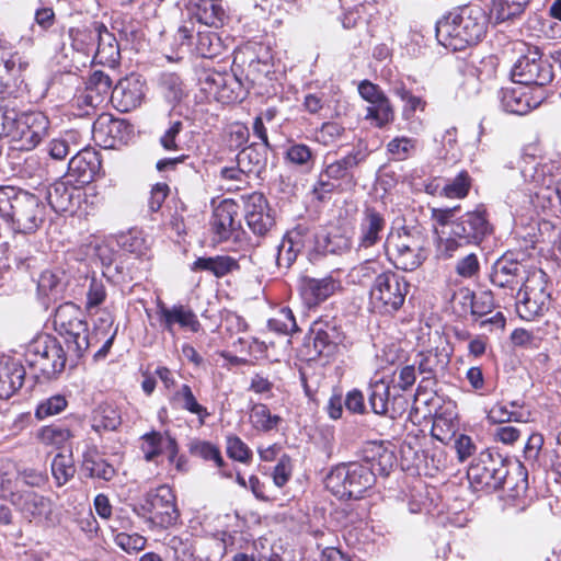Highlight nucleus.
I'll return each mask as SVG.
<instances>
[{
    "instance_id": "32",
    "label": "nucleus",
    "mask_w": 561,
    "mask_h": 561,
    "mask_svg": "<svg viewBox=\"0 0 561 561\" xmlns=\"http://www.w3.org/2000/svg\"><path fill=\"white\" fill-rule=\"evenodd\" d=\"M366 466L373 471L374 480L376 476L387 477L392 470L396 456L393 451L380 444H373L365 449Z\"/></svg>"
},
{
    "instance_id": "37",
    "label": "nucleus",
    "mask_w": 561,
    "mask_h": 561,
    "mask_svg": "<svg viewBox=\"0 0 561 561\" xmlns=\"http://www.w3.org/2000/svg\"><path fill=\"white\" fill-rule=\"evenodd\" d=\"M268 147L254 144L243 148L237 156V163L248 174H260L266 165V150Z\"/></svg>"
},
{
    "instance_id": "1",
    "label": "nucleus",
    "mask_w": 561,
    "mask_h": 561,
    "mask_svg": "<svg viewBox=\"0 0 561 561\" xmlns=\"http://www.w3.org/2000/svg\"><path fill=\"white\" fill-rule=\"evenodd\" d=\"M54 328L64 339L68 357L56 337L49 334L38 335L27 345L25 352V363L36 377L41 375L47 379L56 378L64 371L68 359L77 365L93 344L83 312L73 302H65L56 309Z\"/></svg>"
},
{
    "instance_id": "24",
    "label": "nucleus",
    "mask_w": 561,
    "mask_h": 561,
    "mask_svg": "<svg viewBox=\"0 0 561 561\" xmlns=\"http://www.w3.org/2000/svg\"><path fill=\"white\" fill-rule=\"evenodd\" d=\"M450 362V353L447 347H434L417 354L415 364L423 376L422 383L434 385L436 377L443 373Z\"/></svg>"
},
{
    "instance_id": "54",
    "label": "nucleus",
    "mask_w": 561,
    "mask_h": 561,
    "mask_svg": "<svg viewBox=\"0 0 561 561\" xmlns=\"http://www.w3.org/2000/svg\"><path fill=\"white\" fill-rule=\"evenodd\" d=\"M20 477V470L16 465L11 460H1L0 461V488L1 491L14 496V489L16 488L18 481Z\"/></svg>"
},
{
    "instance_id": "49",
    "label": "nucleus",
    "mask_w": 561,
    "mask_h": 561,
    "mask_svg": "<svg viewBox=\"0 0 561 561\" xmlns=\"http://www.w3.org/2000/svg\"><path fill=\"white\" fill-rule=\"evenodd\" d=\"M51 473L59 486L66 484L76 473L71 456L57 454L51 461Z\"/></svg>"
},
{
    "instance_id": "20",
    "label": "nucleus",
    "mask_w": 561,
    "mask_h": 561,
    "mask_svg": "<svg viewBox=\"0 0 561 561\" xmlns=\"http://www.w3.org/2000/svg\"><path fill=\"white\" fill-rule=\"evenodd\" d=\"M244 218L254 234L266 236L275 226L266 198L260 193H253L245 202Z\"/></svg>"
},
{
    "instance_id": "63",
    "label": "nucleus",
    "mask_w": 561,
    "mask_h": 561,
    "mask_svg": "<svg viewBox=\"0 0 561 561\" xmlns=\"http://www.w3.org/2000/svg\"><path fill=\"white\" fill-rule=\"evenodd\" d=\"M387 150L393 159L407 160L415 150V140L408 137H396L388 142Z\"/></svg>"
},
{
    "instance_id": "55",
    "label": "nucleus",
    "mask_w": 561,
    "mask_h": 561,
    "mask_svg": "<svg viewBox=\"0 0 561 561\" xmlns=\"http://www.w3.org/2000/svg\"><path fill=\"white\" fill-rule=\"evenodd\" d=\"M471 245L469 242H463L459 237H456L453 229L449 230L448 234L442 232L437 242V254L440 259L447 260L453 257L462 248Z\"/></svg>"
},
{
    "instance_id": "16",
    "label": "nucleus",
    "mask_w": 561,
    "mask_h": 561,
    "mask_svg": "<svg viewBox=\"0 0 561 561\" xmlns=\"http://www.w3.org/2000/svg\"><path fill=\"white\" fill-rule=\"evenodd\" d=\"M203 90L222 103L237 102L242 99V83L237 76L229 72L204 71L199 76Z\"/></svg>"
},
{
    "instance_id": "60",
    "label": "nucleus",
    "mask_w": 561,
    "mask_h": 561,
    "mask_svg": "<svg viewBox=\"0 0 561 561\" xmlns=\"http://www.w3.org/2000/svg\"><path fill=\"white\" fill-rule=\"evenodd\" d=\"M103 104L100 96L92 94L87 89L80 94L76 95L72 101V107L77 110L76 115L89 116L95 112L98 107Z\"/></svg>"
},
{
    "instance_id": "25",
    "label": "nucleus",
    "mask_w": 561,
    "mask_h": 561,
    "mask_svg": "<svg viewBox=\"0 0 561 561\" xmlns=\"http://www.w3.org/2000/svg\"><path fill=\"white\" fill-rule=\"evenodd\" d=\"M238 215L239 206L231 199H224L215 207L211 227L219 240H228L231 233L240 227Z\"/></svg>"
},
{
    "instance_id": "38",
    "label": "nucleus",
    "mask_w": 561,
    "mask_h": 561,
    "mask_svg": "<svg viewBox=\"0 0 561 561\" xmlns=\"http://www.w3.org/2000/svg\"><path fill=\"white\" fill-rule=\"evenodd\" d=\"M249 419L252 427L262 433L277 430L282 422V417L277 414H272L268 407L263 403H256L252 407Z\"/></svg>"
},
{
    "instance_id": "2",
    "label": "nucleus",
    "mask_w": 561,
    "mask_h": 561,
    "mask_svg": "<svg viewBox=\"0 0 561 561\" xmlns=\"http://www.w3.org/2000/svg\"><path fill=\"white\" fill-rule=\"evenodd\" d=\"M488 25L489 16L481 5H460L436 23V38L448 49L462 50L481 42L486 34Z\"/></svg>"
},
{
    "instance_id": "26",
    "label": "nucleus",
    "mask_w": 561,
    "mask_h": 561,
    "mask_svg": "<svg viewBox=\"0 0 561 561\" xmlns=\"http://www.w3.org/2000/svg\"><path fill=\"white\" fill-rule=\"evenodd\" d=\"M142 439V450L147 461H152L158 456L167 454L169 461L173 463L174 459L179 455L178 443L168 432L160 433L152 431L145 434Z\"/></svg>"
},
{
    "instance_id": "53",
    "label": "nucleus",
    "mask_w": 561,
    "mask_h": 561,
    "mask_svg": "<svg viewBox=\"0 0 561 561\" xmlns=\"http://www.w3.org/2000/svg\"><path fill=\"white\" fill-rule=\"evenodd\" d=\"M190 451L192 455L201 457L204 460H213L220 469L225 466V460L219 448L209 442L194 440L190 445Z\"/></svg>"
},
{
    "instance_id": "30",
    "label": "nucleus",
    "mask_w": 561,
    "mask_h": 561,
    "mask_svg": "<svg viewBox=\"0 0 561 561\" xmlns=\"http://www.w3.org/2000/svg\"><path fill=\"white\" fill-rule=\"evenodd\" d=\"M80 199V190L76 186L58 181L47 191V201L56 213L73 211Z\"/></svg>"
},
{
    "instance_id": "59",
    "label": "nucleus",
    "mask_w": 561,
    "mask_h": 561,
    "mask_svg": "<svg viewBox=\"0 0 561 561\" xmlns=\"http://www.w3.org/2000/svg\"><path fill=\"white\" fill-rule=\"evenodd\" d=\"M227 455L239 462L249 463L252 459V450L237 435H229L226 438Z\"/></svg>"
},
{
    "instance_id": "29",
    "label": "nucleus",
    "mask_w": 561,
    "mask_h": 561,
    "mask_svg": "<svg viewBox=\"0 0 561 561\" xmlns=\"http://www.w3.org/2000/svg\"><path fill=\"white\" fill-rule=\"evenodd\" d=\"M128 127L125 121L103 114L93 123L92 134L94 139L102 142L104 147H114L115 140L122 139L123 131Z\"/></svg>"
},
{
    "instance_id": "15",
    "label": "nucleus",
    "mask_w": 561,
    "mask_h": 561,
    "mask_svg": "<svg viewBox=\"0 0 561 561\" xmlns=\"http://www.w3.org/2000/svg\"><path fill=\"white\" fill-rule=\"evenodd\" d=\"M309 339L313 345L311 358L316 356L331 357L343 344L345 334L335 319H320L312 323Z\"/></svg>"
},
{
    "instance_id": "10",
    "label": "nucleus",
    "mask_w": 561,
    "mask_h": 561,
    "mask_svg": "<svg viewBox=\"0 0 561 561\" xmlns=\"http://www.w3.org/2000/svg\"><path fill=\"white\" fill-rule=\"evenodd\" d=\"M425 240L420 233L405 229L391 233L385 242V251L393 265L402 271H414L426 259Z\"/></svg>"
},
{
    "instance_id": "18",
    "label": "nucleus",
    "mask_w": 561,
    "mask_h": 561,
    "mask_svg": "<svg viewBox=\"0 0 561 561\" xmlns=\"http://www.w3.org/2000/svg\"><path fill=\"white\" fill-rule=\"evenodd\" d=\"M553 165L536 163L534 159L526 161L522 167L520 173L527 185V191L533 198V203L543 209V197L541 193L546 188H552L556 176L552 173Z\"/></svg>"
},
{
    "instance_id": "14",
    "label": "nucleus",
    "mask_w": 561,
    "mask_h": 561,
    "mask_svg": "<svg viewBox=\"0 0 561 561\" xmlns=\"http://www.w3.org/2000/svg\"><path fill=\"white\" fill-rule=\"evenodd\" d=\"M141 507L150 515L149 522L160 528L175 525L180 516L175 495L172 489L165 484L149 491L145 495Z\"/></svg>"
},
{
    "instance_id": "42",
    "label": "nucleus",
    "mask_w": 561,
    "mask_h": 561,
    "mask_svg": "<svg viewBox=\"0 0 561 561\" xmlns=\"http://www.w3.org/2000/svg\"><path fill=\"white\" fill-rule=\"evenodd\" d=\"M172 400L179 402L182 409L198 415L202 423H204V420L209 415L207 409L197 402L188 385H182L173 394Z\"/></svg>"
},
{
    "instance_id": "50",
    "label": "nucleus",
    "mask_w": 561,
    "mask_h": 561,
    "mask_svg": "<svg viewBox=\"0 0 561 561\" xmlns=\"http://www.w3.org/2000/svg\"><path fill=\"white\" fill-rule=\"evenodd\" d=\"M530 0H493V10L499 21H507L522 14Z\"/></svg>"
},
{
    "instance_id": "22",
    "label": "nucleus",
    "mask_w": 561,
    "mask_h": 561,
    "mask_svg": "<svg viewBox=\"0 0 561 561\" xmlns=\"http://www.w3.org/2000/svg\"><path fill=\"white\" fill-rule=\"evenodd\" d=\"M387 221L380 211L374 207H366L358 225L357 247L362 249H370L378 244L383 237Z\"/></svg>"
},
{
    "instance_id": "19",
    "label": "nucleus",
    "mask_w": 561,
    "mask_h": 561,
    "mask_svg": "<svg viewBox=\"0 0 561 561\" xmlns=\"http://www.w3.org/2000/svg\"><path fill=\"white\" fill-rule=\"evenodd\" d=\"M157 317L160 327L173 336L175 335V324L194 333L201 330L197 316L190 307L184 305L178 304L168 307L160 301L157 306Z\"/></svg>"
},
{
    "instance_id": "8",
    "label": "nucleus",
    "mask_w": 561,
    "mask_h": 561,
    "mask_svg": "<svg viewBox=\"0 0 561 561\" xmlns=\"http://www.w3.org/2000/svg\"><path fill=\"white\" fill-rule=\"evenodd\" d=\"M510 462L497 451L483 450L467 470V477L476 491L492 493L503 488L508 476Z\"/></svg>"
},
{
    "instance_id": "23",
    "label": "nucleus",
    "mask_w": 561,
    "mask_h": 561,
    "mask_svg": "<svg viewBox=\"0 0 561 561\" xmlns=\"http://www.w3.org/2000/svg\"><path fill=\"white\" fill-rule=\"evenodd\" d=\"M145 96V83L137 76L121 79L113 88L111 99L121 112H129L140 105Z\"/></svg>"
},
{
    "instance_id": "11",
    "label": "nucleus",
    "mask_w": 561,
    "mask_h": 561,
    "mask_svg": "<svg viewBox=\"0 0 561 561\" xmlns=\"http://www.w3.org/2000/svg\"><path fill=\"white\" fill-rule=\"evenodd\" d=\"M529 277L526 266L508 253L494 262L490 274L491 284L499 290L497 295L503 301H512L515 293L523 288Z\"/></svg>"
},
{
    "instance_id": "35",
    "label": "nucleus",
    "mask_w": 561,
    "mask_h": 561,
    "mask_svg": "<svg viewBox=\"0 0 561 561\" xmlns=\"http://www.w3.org/2000/svg\"><path fill=\"white\" fill-rule=\"evenodd\" d=\"M81 467L88 477L104 481H111L116 474L113 465L107 462L95 447L83 453Z\"/></svg>"
},
{
    "instance_id": "21",
    "label": "nucleus",
    "mask_w": 561,
    "mask_h": 561,
    "mask_svg": "<svg viewBox=\"0 0 561 561\" xmlns=\"http://www.w3.org/2000/svg\"><path fill=\"white\" fill-rule=\"evenodd\" d=\"M101 170V159L98 151L91 148L78 149L69 160L67 178L80 185L91 183Z\"/></svg>"
},
{
    "instance_id": "64",
    "label": "nucleus",
    "mask_w": 561,
    "mask_h": 561,
    "mask_svg": "<svg viewBox=\"0 0 561 561\" xmlns=\"http://www.w3.org/2000/svg\"><path fill=\"white\" fill-rule=\"evenodd\" d=\"M344 127L336 122H327L316 131V139L318 142L329 146L339 140L343 133Z\"/></svg>"
},
{
    "instance_id": "4",
    "label": "nucleus",
    "mask_w": 561,
    "mask_h": 561,
    "mask_svg": "<svg viewBox=\"0 0 561 561\" xmlns=\"http://www.w3.org/2000/svg\"><path fill=\"white\" fill-rule=\"evenodd\" d=\"M48 117L38 111L18 112L0 102V137H7L16 149L32 150L46 137Z\"/></svg>"
},
{
    "instance_id": "6",
    "label": "nucleus",
    "mask_w": 561,
    "mask_h": 561,
    "mask_svg": "<svg viewBox=\"0 0 561 561\" xmlns=\"http://www.w3.org/2000/svg\"><path fill=\"white\" fill-rule=\"evenodd\" d=\"M368 157L363 149H354L346 156L325 165L313 186L317 198L323 201L328 194L354 187L357 183L354 171Z\"/></svg>"
},
{
    "instance_id": "34",
    "label": "nucleus",
    "mask_w": 561,
    "mask_h": 561,
    "mask_svg": "<svg viewBox=\"0 0 561 561\" xmlns=\"http://www.w3.org/2000/svg\"><path fill=\"white\" fill-rule=\"evenodd\" d=\"M119 58L121 51L117 39L115 35L103 24L96 41L94 59L101 65L115 67L118 64Z\"/></svg>"
},
{
    "instance_id": "47",
    "label": "nucleus",
    "mask_w": 561,
    "mask_h": 561,
    "mask_svg": "<svg viewBox=\"0 0 561 561\" xmlns=\"http://www.w3.org/2000/svg\"><path fill=\"white\" fill-rule=\"evenodd\" d=\"M67 407L68 400L64 394H54L39 401L35 410V417L42 421L61 413Z\"/></svg>"
},
{
    "instance_id": "48",
    "label": "nucleus",
    "mask_w": 561,
    "mask_h": 561,
    "mask_svg": "<svg viewBox=\"0 0 561 561\" xmlns=\"http://www.w3.org/2000/svg\"><path fill=\"white\" fill-rule=\"evenodd\" d=\"M220 37L214 32L197 31L196 51L203 58H214L221 51Z\"/></svg>"
},
{
    "instance_id": "13",
    "label": "nucleus",
    "mask_w": 561,
    "mask_h": 561,
    "mask_svg": "<svg viewBox=\"0 0 561 561\" xmlns=\"http://www.w3.org/2000/svg\"><path fill=\"white\" fill-rule=\"evenodd\" d=\"M512 77L522 85L543 87L553 78L552 66L542 58L537 47H528L526 54L514 64Z\"/></svg>"
},
{
    "instance_id": "57",
    "label": "nucleus",
    "mask_w": 561,
    "mask_h": 561,
    "mask_svg": "<svg viewBox=\"0 0 561 561\" xmlns=\"http://www.w3.org/2000/svg\"><path fill=\"white\" fill-rule=\"evenodd\" d=\"M75 133L69 131L59 139H53L48 145V153L55 160H64L68 154L78 150L73 141Z\"/></svg>"
},
{
    "instance_id": "41",
    "label": "nucleus",
    "mask_w": 561,
    "mask_h": 561,
    "mask_svg": "<svg viewBox=\"0 0 561 561\" xmlns=\"http://www.w3.org/2000/svg\"><path fill=\"white\" fill-rule=\"evenodd\" d=\"M389 270L385 268L377 260H366L357 266L353 267L351 277L354 282L360 285H367L370 283L376 284L377 278L381 277V274H386Z\"/></svg>"
},
{
    "instance_id": "61",
    "label": "nucleus",
    "mask_w": 561,
    "mask_h": 561,
    "mask_svg": "<svg viewBox=\"0 0 561 561\" xmlns=\"http://www.w3.org/2000/svg\"><path fill=\"white\" fill-rule=\"evenodd\" d=\"M49 507L50 502L48 499L36 493H27L23 499L21 510L31 517H39L45 515Z\"/></svg>"
},
{
    "instance_id": "9",
    "label": "nucleus",
    "mask_w": 561,
    "mask_h": 561,
    "mask_svg": "<svg viewBox=\"0 0 561 561\" xmlns=\"http://www.w3.org/2000/svg\"><path fill=\"white\" fill-rule=\"evenodd\" d=\"M410 290V283L389 270L369 288V308L379 314H393L401 309Z\"/></svg>"
},
{
    "instance_id": "12",
    "label": "nucleus",
    "mask_w": 561,
    "mask_h": 561,
    "mask_svg": "<svg viewBox=\"0 0 561 561\" xmlns=\"http://www.w3.org/2000/svg\"><path fill=\"white\" fill-rule=\"evenodd\" d=\"M545 277L542 271L534 272L523 288L515 293L516 311L522 319L530 321L549 309L550 294Z\"/></svg>"
},
{
    "instance_id": "40",
    "label": "nucleus",
    "mask_w": 561,
    "mask_h": 561,
    "mask_svg": "<svg viewBox=\"0 0 561 561\" xmlns=\"http://www.w3.org/2000/svg\"><path fill=\"white\" fill-rule=\"evenodd\" d=\"M73 437L71 430L65 424H50L37 431L36 438L45 446L61 448Z\"/></svg>"
},
{
    "instance_id": "31",
    "label": "nucleus",
    "mask_w": 561,
    "mask_h": 561,
    "mask_svg": "<svg viewBox=\"0 0 561 561\" xmlns=\"http://www.w3.org/2000/svg\"><path fill=\"white\" fill-rule=\"evenodd\" d=\"M337 287L339 284L332 277H304L301 280V295L308 306H316L333 295Z\"/></svg>"
},
{
    "instance_id": "45",
    "label": "nucleus",
    "mask_w": 561,
    "mask_h": 561,
    "mask_svg": "<svg viewBox=\"0 0 561 561\" xmlns=\"http://www.w3.org/2000/svg\"><path fill=\"white\" fill-rule=\"evenodd\" d=\"M393 108L390 104V101L387 96H385L381 101L376 103H370L367 107L366 119H370L374 122L376 127H383L393 121Z\"/></svg>"
},
{
    "instance_id": "58",
    "label": "nucleus",
    "mask_w": 561,
    "mask_h": 561,
    "mask_svg": "<svg viewBox=\"0 0 561 561\" xmlns=\"http://www.w3.org/2000/svg\"><path fill=\"white\" fill-rule=\"evenodd\" d=\"M85 89L95 96H100L101 101L104 102L105 99L112 94V80L108 75L103 71L96 70L94 71L88 82Z\"/></svg>"
},
{
    "instance_id": "28",
    "label": "nucleus",
    "mask_w": 561,
    "mask_h": 561,
    "mask_svg": "<svg viewBox=\"0 0 561 561\" xmlns=\"http://www.w3.org/2000/svg\"><path fill=\"white\" fill-rule=\"evenodd\" d=\"M500 100L505 112L516 115H525L540 104V101L533 100L523 87L502 89Z\"/></svg>"
},
{
    "instance_id": "46",
    "label": "nucleus",
    "mask_w": 561,
    "mask_h": 561,
    "mask_svg": "<svg viewBox=\"0 0 561 561\" xmlns=\"http://www.w3.org/2000/svg\"><path fill=\"white\" fill-rule=\"evenodd\" d=\"M64 277L65 273L60 270L42 272L37 282L38 291L45 296L60 294L65 286Z\"/></svg>"
},
{
    "instance_id": "51",
    "label": "nucleus",
    "mask_w": 561,
    "mask_h": 561,
    "mask_svg": "<svg viewBox=\"0 0 561 561\" xmlns=\"http://www.w3.org/2000/svg\"><path fill=\"white\" fill-rule=\"evenodd\" d=\"M529 413L517 410H508L507 405L502 403L494 404L488 412V420L494 424L506 423L511 421L526 422Z\"/></svg>"
},
{
    "instance_id": "56",
    "label": "nucleus",
    "mask_w": 561,
    "mask_h": 561,
    "mask_svg": "<svg viewBox=\"0 0 561 561\" xmlns=\"http://www.w3.org/2000/svg\"><path fill=\"white\" fill-rule=\"evenodd\" d=\"M268 328L282 334H291L298 331V325L291 309L282 308L275 318L268 320Z\"/></svg>"
},
{
    "instance_id": "43",
    "label": "nucleus",
    "mask_w": 561,
    "mask_h": 561,
    "mask_svg": "<svg viewBox=\"0 0 561 561\" xmlns=\"http://www.w3.org/2000/svg\"><path fill=\"white\" fill-rule=\"evenodd\" d=\"M161 91L169 102L178 103L185 95L181 78L173 72H164L159 79Z\"/></svg>"
},
{
    "instance_id": "39",
    "label": "nucleus",
    "mask_w": 561,
    "mask_h": 561,
    "mask_svg": "<svg viewBox=\"0 0 561 561\" xmlns=\"http://www.w3.org/2000/svg\"><path fill=\"white\" fill-rule=\"evenodd\" d=\"M103 23L94 21L90 25L70 30L72 45L77 50L90 51L96 45Z\"/></svg>"
},
{
    "instance_id": "62",
    "label": "nucleus",
    "mask_w": 561,
    "mask_h": 561,
    "mask_svg": "<svg viewBox=\"0 0 561 561\" xmlns=\"http://www.w3.org/2000/svg\"><path fill=\"white\" fill-rule=\"evenodd\" d=\"M286 159L296 165L310 169L313 164V152L304 144L291 145L286 151Z\"/></svg>"
},
{
    "instance_id": "7",
    "label": "nucleus",
    "mask_w": 561,
    "mask_h": 561,
    "mask_svg": "<svg viewBox=\"0 0 561 561\" xmlns=\"http://www.w3.org/2000/svg\"><path fill=\"white\" fill-rule=\"evenodd\" d=\"M374 484V473L364 463H340L325 478L327 489L340 500L359 499Z\"/></svg>"
},
{
    "instance_id": "44",
    "label": "nucleus",
    "mask_w": 561,
    "mask_h": 561,
    "mask_svg": "<svg viewBox=\"0 0 561 561\" xmlns=\"http://www.w3.org/2000/svg\"><path fill=\"white\" fill-rule=\"evenodd\" d=\"M122 423L119 412L110 407H101L93 417L92 428L101 433V431H115Z\"/></svg>"
},
{
    "instance_id": "17",
    "label": "nucleus",
    "mask_w": 561,
    "mask_h": 561,
    "mask_svg": "<svg viewBox=\"0 0 561 561\" xmlns=\"http://www.w3.org/2000/svg\"><path fill=\"white\" fill-rule=\"evenodd\" d=\"M453 232L463 242L470 244H480L488 236L492 233V226L489 221L485 209L477 208L467 211L461 217L451 222Z\"/></svg>"
},
{
    "instance_id": "52",
    "label": "nucleus",
    "mask_w": 561,
    "mask_h": 561,
    "mask_svg": "<svg viewBox=\"0 0 561 561\" xmlns=\"http://www.w3.org/2000/svg\"><path fill=\"white\" fill-rule=\"evenodd\" d=\"M471 186V178L467 171H461L453 180L446 183L442 194L448 198H463Z\"/></svg>"
},
{
    "instance_id": "5",
    "label": "nucleus",
    "mask_w": 561,
    "mask_h": 561,
    "mask_svg": "<svg viewBox=\"0 0 561 561\" xmlns=\"http://www.w3.org/2000/svg\"><path fill=\"white\" fill-rule=\"evenodd\" d=\"M416 364L407 365L399 371L398 383L391 387L385 380H378L368 388V403L371 411L392 420L401 417L409 408L408 398L400 391L411 388L416 380Z\"/></svg>"
},
{
    "instance_id": "3",
    "label": "nucleus",
    "mask_w": 561,
    "mask_h": 561,
    "mask_svg": "<svg viewBox=\"0 0 561 561\" xmlns=\"http://www.w3.org/2000/svg\"><path fill=\"white\" fill-rule=\"evenodd\" d=\"M0 217L16 233L35 232L45 219L38 196L12 185H0Z\"/></svg>"
},
{
    "instance_id": "33",
    "label": "nucleus",
    "mask_w": 561,
    "mask_h": 561,
    "mask_svg": "<svg viewBox=\"0 0 561 561\" xmlns=\"http://www.w3.org/2000/svg\"><path fill=\"white\" fill-rule=\"evenodd\" d=\"M192 271H206L221 278L240 270L239 260L230 255L198 257L191 267Z\"/></svg>"
},
{
    "instance_id": "36",
    "label": "nucleus",
    "mask_w": 561,
    "mask_h": 561,
    "mask_svg": "<svg viewBox=\"0 0 561 561\" xmlns=\"http://www.w3.org/2000/svg\"><path fill=\"white\" fill-rule=\"evenodd\" d=\"M25 377V369L14 362L0 360V399H9L19 390Z\"/></svg>"
},
{
    "instance_id": "27",
    "label": "nucleus",
    "mask_w": 561,
    "mask_h": 561,
    "mask_svg": "<svg viewBox=\"0 0 561 561\" xmlns=\"http://www.w3.org/2000/svg\"><path fill=\"white\" fill-rule=\"evenodd\" d=\"M187 13L191 20H196L206 26L222 25L225 11L219 0H190Z\"/></svg>"
}]
</instances>
